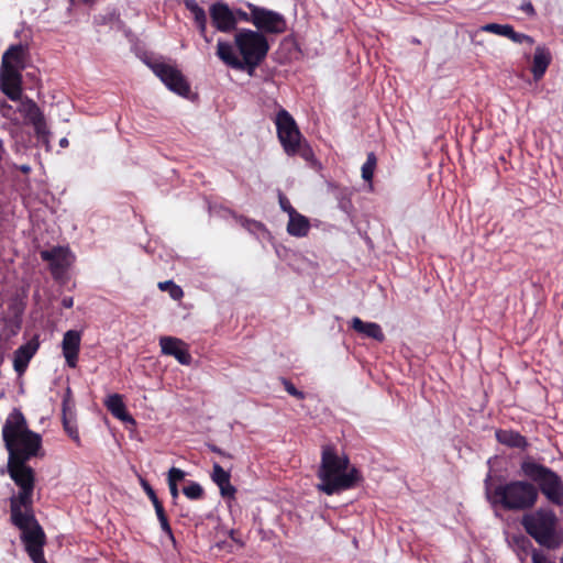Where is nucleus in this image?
<instances>
[{
	"instance_id": "nucleus-9",
	"label": "nucleus",
	"mask_w": 563,
	"mask_h": 563,
	"mask_svg": "<svg viewBox=\"0 0 563 563\" xmlns=\"http://www.w3.org/2000/svg\"><path fill=\"white\" fill-rule=\"evenodd\" d=\"M147 65L170 91L181 97L189 95L190 85L176 66L162 60H152Z\"/></svg>"
},
{
	"instance_id": "nucleus-32",
	"label": "nucleus",
	"mask_w": 563,
	"mask_h": 563,
	"mask_svg": "<svg viewBox=\"0 0 563 563\" xmlns=\"http://www.w3.org/2000/svg\"><path fill=\"white\" fill-rule=\"evenodd\" d=\"M185 476H186L185 471H183L178 467H172V468H169L168 474H167V483L178 485L179 482L184 481Z\"/></svg>"
},
{
	"instance_id": "nucleus-48",
	"label": "nucleus",
	"mask_w": 563,
	"mask_h": 563,
	"mask_svg": "<svg viewBox=\"0 0 563 563\" xmlns=\"http://www.w3.org/2000/svg\"><path fill=\"white\" fill-rule=\"evenodd\" d=\"M305 157V158H308V156L311 154V150L307 146L305 147L303 150H301V147L299 148V152L297 154H299Z\"/></svg>"
},
{
	"instance_id": "nucleus-11",
	"label": "nucleus",
	"mask_w": 563,
	"mask_h": 563,
	"mask_svg": "<svg viewBox=\"0 0 563 563\" xmlns=\"http://www.w3.org/2000/svg\"><path fill=\"white\" fill-rule=\"evenodd\" d=\"M209 15L214 29L222 33H230L236 30L238 19L229 4L217 1L209 8Z\"/></svg>"
},
{
	"instance_id": "nucleus-42",
	"label": "nucleus",
	"mask_w": 563,
	"mask_h": 563,
	"mask_svg": "<svg viewBox=\"0 0 563 563\" xmlns=\"http://www.w3.org/2000/svg\"><path fill=\"white\" fill-rule=\"evenodd\" d=\"M168 488H169V493H170V496H172L174 503H176V500L178 499V496H179L178 485L168 484Z\"/></svg>"
},
{
	"instance_id": "nucleus-27",
	"label": "nucleus",
	"mask_w": 563,
	"mask_h": 563,
	"mask_svg": "<svg viewBox=\"0 0 563 563\" xmlns=\"http://www.w3.org/2000/svg\"><path fill=\"white\" fill-rule=\"evenodd\" d=\"M377 157L374 152L367 154L366 162L362 166V178L372 181L376 168Z\"/></svg>"
},
{
	"instance_id": "nucleus-8",
	"label": "nucleus",
	"mask_w": 563,
	"mask_h": 563,
	"mask_svg": "<svg viewBox=\"0 0 563 563\" xmlns=\"http://www.w3.org/2000/svg\"><path fill=\"white\" fill-rule=\"evenodd\" d=\"M277 136L285 152L294 156L299 152L301 143V133L289 112L280 109L275 120Z\"/></svg>"
},
{
	"instance_id": "nucleus-45",
	"label": "nucleus",
	"mask_w": 563,
	"mask_h": 563,
	"mask_svg": "<svg viewBox=\"0 0 563 563\" xmlns=\"http://www.w3.org/2000/svg\"><path fill=\"white\" fill-rule=\"evenodd\" d=\"M62 306L66 309H69L74 306L73 297H64L62 300Z\"/></svg>"
},
{
	"instance_id": "nucleus-13",
	"label": "nucleus",
	"mask_w": 563,
	"mask_h": 563,
	"mask_svg": "<svg viewBox=\"0 0 563 563\" xmlns=\"http://www.w3.org/2000/svg\"><path fill=\"white\" fill-rule=\"evenodd\" d=\"M159 346L162 353L174 356L181 365H190L192 356L189 353V346L183 340L175 336H161Z\"/></svg>"
},
{
	"instance_id": "nucleus-30",
	"label": "nucleus",
	"mask_w": 563,
	"mask_h": 563,
	"mask_svg": "<svg viewBox=\"0 0 563 563\" xmlns=\"http://www.w3.org/2000/svg\"><path fill=\"white\" fill-rule=\"evenodd\" d=\"M183 493L190 500H199L205 496L202 486L197 482H190L183 488Z\"/></svg>"
},
{
	"instance_id": "nucleus-3",
	"label": "nucleus",
	"mask_w": 563,
	"mask_h": 563,
	"mask_svg": "<svg viewBox=\"0 0 563 563\" xmlns=\"http://www.w3.org/2000/svg\"><path fill=\"white\" fill-rule=\"evenodd\" d=\"M321 483L318 489L329 496L355 487L362 479L360 471L352 466L347 456H340L331 445L323 446L318 472Z\"/></svg>"
},
{
	"instance_id": "nucleus-14",
	"label": "nucleus",
	"mask_w": 563,
	"mask_h": 563,
	"mask_svg": "<svg viewBox=\"0 0 563 563\" xmlns=\"http://www.w3.org/2000/svg\"><path fill=\"white\" fill-rule=\"evenodd\" d=\"M0 89L12 101L22 97V73L0 66Z\"/></svg>"
},
{
	"instance_id": "nucleus-44",
	"label": "nucleus",
	"mask_w": 563,
	"mask_h": 563,
	"mask_svg": "<svg viewBox=\"0 0 563 563\" xmlns=\"http://www.w3.org/2000/svg\"><path fill=\"white\" fill-rule=\"evenodd\" d=\"M532 563H549L547 558L540 553L532 554Z\"/></svg>"
},
{
	"instance_id": "nucleus-21",
	"label": "nucleus",
	"mask_w": 563,
	"mask_h": 563,
	"mask_svg": "<svg viewBox=\"0 0 563 563\" xmlns=\"http://www.w3.org/2000/svg\"><path fill=\"white\" fill-rule=\"evenodd\" d=\"M496 440L508 448L526 450L529 445L526 437L518 431L499 429L495 432Z\"/></svg>"
},
{
	"instance_id": "nucleus-7",
	"label": "nucleus",
	"mask_w": 563,
	"mask_h": 563,
	"mask_svg": "<svg viewBox=\"0 0 563 563\" xmlns=\"http://www.w3.org/2000/svg\"><path fill=\"white\" fill-rule=\"evenodd\" d=\"M21 530V541L25 547L33 563H47L44 556V545L46 544V534L38 523L36 517L26 519L23 526L16 527Z\"/></svg>"
},
{
	"instance_id": "nucleus-28",
	"label": "nucleus",
	"mask_w": 563,
	"mask_h": 563,
	"mask_svg": "<svg viewBox=\"0 0 563 563\" xmlns=\"http://www.w3.org/2000/svg\"><path fill=\"white\" fill-rule=\"evenodd\" d=\"M184 5L192 14L195 23L207 19L205 9L196 0H184Z\"/></svg>"
},
{
	"instance_id": "nucleus-51",
	"label": "nucleus",
	"mask_w": 563,
	"mask_h": 563,
	"mask_svg": "<svg viewBox=\"0 0 563 563\" xmlns=\"http://www.w3.org/2000/svg\"><path fill=\"white\" fill-rule=\"evenodd\" d=\"M234 534H235V531H234V530H232V531L230 532V537H231V539H232L233 541L238 542V540H236V536H234Z\"/></svg>"
},
{
	"instance_id": "nucleus-22",
	"label": "nucleus",
	"mask_w": 563,
	"mask_h": 563,
	"mask_svg": "<svg viewBox=\"0 0 563 563\" xmlns=\"http://www.w3.org/2000/svg\"><path fill=\"white\" fill-rule=\"evenodd\" d=\"M550 63H551L550 52L543 46H538L536 48V53L533 56V63H532V67H531V71H532L536 80H539L540 78L543 77Z\"/></svg>"
},
{
	"instance_id": "nucleus-47",
	"label": "nucleus",
	"mask_w": 563,
	"mask_h": 563,
	"mask_svg": "<svg viewBox=\"0 0 563 563\" xmlns=\"http://www.w3.org/2000/svg\"><path fill=\"white\" fill-rule=\"evenodd\" d=\"M150 500L152 501L155 510L157 509V507H163V503L158 499L157 495L150 498Z\"/></svg>"
},
{
	"instance_id": "nucleus-33",
	"label": "nucleus",
	"mask_w": 563,
	"mask_h": 563,
	"mask_svg": "<svg viewBox=\"0 0 563 563\" xmlns=\"http://www.w3.org/2000/svg\"><path fill=\"white\" fill-rule=\"evenodd\" d=\"M246 7L250 10L249 13L243 11V10H241V9H239V10H236V12L234 14H235L236 19L239 18L240 20H242L244 22H249V23L253 24V21H254L253 20L254 19L253 18V10H254V8H257V5L253 4L251 2H247Z\"/></svg>"
},
{
	"instance_id": "nucleus-36",
	"label": "nucleus",
	"mask_w": 563,
	"mask_h": 563,
	"mask_svg": "<svg viewBox=\"0 0 563 563\" xmlns=\"http://www.w3.org/2000/svg\"><path fill=\"white\" fill-rule=\"evenodd\" d=\"M158 521H159V525H161V528L162 530L167 534V537L173 541L175 542V537H174V533H173V530H172V527L169 525V520H168V517H163V518H158Z\"/></svg>"
},
{
	"instance_id": "nucleus-20",
	"label": "nucleus",
	"mask_w": 563,
	"mask_h": 563,
	"mask_svg": "<svg viewBox=\"0 0 563 563\" xmlns=\"http://www.w3.org/2000/svg\"><path fill=\"white\" fill-rule=\"evenodd\" d=\"M104 406L111 412V415L131 424H135V419L128 412L123 397L120 394H112L104 400Z\"/></svg>"
},
{
	"instance_id": "nucleus-18",
	"label": "nucleus",
	"mask_w": 563,
	"mask_h": 563,
	"mask_svg": "<svg viewBox=\"0 0 563 563\" xmlns=\"http://www.w3.org/2000/svg\"><path fill=\"white\" fill-rule=\"evenodd\" d=\"M210 476L212 482L219 487L220 495L223 498L235 497L236 488L230 482V471H225L218 462H214Z\"/></svg>"
},
{
	"instance_id": "nucleus-6",
	"label": "nucleus",
	"mask_w": 563,
	"mask_h": 563,
	"mask_svg": "<svg viewBox=\"0 0 563 563\" xmlns=\"http://www.w3.org/2000/svg\"><path fill=\"white\" fill-rule=\"evenodd\" d=\"M521 473L530 481L538 484V490L553 505H563V481L559 474L531 459H526L520 464Z\"/></svg>"
},
{
	"instance_id": "nucleus-46",
	"label": "nucleus",
	"mask_w": 563,
	"mask_h": 563,
	"mask_svg": "<svg viewBox=\"0 0 563 563\" xmlns=\"http://www.w3.org/2000/svg\"><path fill=\"white\" fill-rule=\"evenodd\" d=\"M150 500L152 501L155 510L157 509V507H163V503L158 499L157 495L150 498Z\"/></svg>"
},
{
	"instance_id": "nucleus-38",
	"label": "nucleus",
	"mask_w": 563,
	"mask_h": 563,
	"mask_svg": "<svg viewBox=\"0 0 563 563\" xmlns=\"http://www.w3.org/2000/svg\"><path fill=\"white\" fill-rule=\"evenodd\" d=\"M199 34L203 37V40L207 42V43H210L211 40L207 36V19L206 20H202L201 22H197L195 23Z\"/></svg>"
},
{
	"instance_id": "nucleus-10",
	"label": "nucleus",
	"mask_w": 563,
	"mask_h": 563,
	"mask_svg": "<svg viewBox=\"0 0 563 563\" xmlns=\"http://www.w3.org/2000/svg\"><path fill=\"white\" fill-rule=\"evenodd\" d=\"M253 18L254 31L262 32L267 37L284 34L288 29L286 18L282 13L264 7L254 8Z\"/></svg>"
},
{
	"instance_id": "nucleus-16",
	"label": "nucleus",
	"mask_w": 563,
	"mask_h": 563,
	"mask_svg": "<svg viewBox=\"0 0 563 563\" xmlns=\"http://www.w3.org/2000/svg\"><path fill=\"white\" fill-rule=\"evenodd\" d=\"M81 336L76 330H68L65 332L62 341V351L66 360V364L75 368L78 362V355L80 351Z\"/></svg>"
},
{
	"instance_id": "nucleus-43",
	"label": "nucleus",
	"mask_w": 563,
	"mask_h": 563,
	"mask_svg": "<svg viewBox=\"0 0 563 563\" xmlns=\"http://www.w3.org/2000/svg\"><path fill=\"white\" fill-rule=\"evenodd\" d=\"M532 563H549L547 558L540 553L532 554Z\"/></svg>"
},
{
	"instance_id": "nucleus-1",
	"label": "nucleus",
	"mask_w": 563,
	"mask_h": 563,
	"mask_svg": "<svg viewBox=\"0 0 563 563\" xmlns=\"http://www.w3.org/2000/svg\"><path fill=\"white\" fill-rule=\"evenodd\" d=\"M2 439L9 453V475L20 488L19 493L10 498V521L14 527H21L26 519L35 517V474L26 462L41 455L42 437L30 430L22 411L14 409L2 427Z\"/></svg>"
},
{
	"instance_id": "nucleus-24",
	"label": "nucleus",
	"mask_w": 563,
	"mask_h": 563,
	"mask_svg": "<svg viewBox=\"0 0 563 563\" xmlns=\"http://www.w3.org/2000/svg\"><path fill=\"white\" fill-rule=\"evenodd\" d=\"M36 351V346L31 344L21 345L14 352L13 366L18 374H23Z\"/></svg>"
},
{
	"instance_id": "nucleus-49",
	"label": "nucleus",
	"mask_w": 563,
	"mask_h": 563,
	"mask_svg": "<svg viewBox=\"0 0 563 563\" xmlns=\"http://www.w3.org/2000/svg\"><path fill=\"white\" fill-rule=\"evenodd\" d=\"M156 512V516H157V519L158 518H163V517H166V511L164 509V506L163 507H157V509L155 510Z\"/></svg>"
},
{
	"instance_id": "nucleus-34",
	"label": "nucleus",
	"mask_w": 563,
	"mask_h": 563,
	"mask_svg": "<svg viewBox=\"0 0 563 563\" xmlns=\"http://www.w3.org/2000/svg\"><path fill=\"white\" fill-rule=\"evenodd\" d=\"M283 385H284L285 390L292 397L300 399V400L305 399V393L297 389L296 386L290 380L284 378Z\"/></svg>"
},
{
	"instance_id": "nucleus-2",
	"label": "nucleus",
	"mask_w": 563,
	"mask_h": 563,
	"mask_svg": "<svg viewBox=\"0 0 563 563\" xmlns=\"http://www.w3.org/2000/svg\"><path fill=\"white\" fill-rule=\"evenodd\" d=\"M234 45L241 57L234 54L230 43L219 41L217 56L229 67L246 70L253 75L255 69L266 59L271 49L268 37L262 32L251 29H239L234 34Z\"/></svg>"
},
{
	"instance_id": "nucleus-29",
	"label": "nucleus",
	"mask_w": 563,
	"mask_h": 563,
	"mask_svg": "<svg viewBox=\"0 0 563 563\" xmlns=\"http://www.w3.org/2000/svg\"><path fill=\"white\" fill-rule=\"evenodd\" d=\"M158 288L162 291H168L170 298L174 300H179L184 296L181 287L176 285L173 280L159 282Z\"/></svg>"
},
{
	"instance_id": "nucleus-40",
	"label": "nucleus",
	"mask_w": 563,
	"mask_h": 563,
	"mask_svg": "<svg viewBox=\"0 0 563 563\" xmlns=\"http://www.w3.org/2000/svg\"><path fill=\"white\" fill-rule=\"evenodd\" d=\"M520 10H522L529 16L536 15V10H534V7L531 3V1H528V0L523 1L520 5Z\"/></svg>"
},
{
	"instance_id": "nucleus-26",
	"label": "nucleus",
	"mask_w": 563,
	"mask_h": 563,
	"mask_svg": "<svg viewBox=\"0 0 563 563\" xmlns=\"http://www.w3.org/2000/svg\"><path fill=\"white\" fill-rule=\"evenodd\" d=\"M76 418L75 399L70 387H67L62 401V419Z\"/></svg>"
},
{
	"instance_id": "nucleus-39",
	"label": "nucleus",
	"mask_w": 563,
	"mask_h": 563,
	"mask_svg": "<svg viewBox=\"0 0 563 563\" xmlns=\"http://www.w3.org/2000/svg\"><path fill=\"white\" fill-rule=\"evenodd\" d=\"M207 448H208L211 452H213V453H216V454H218V455H220V456H222V457L233 459V456H232L230 453H228V452L223 451L221 448H219L218 445H216V444H213V443H208V444H207Z\"/></svg>"
},
{
	"instance_id": "nucleus-37",
	"label": "nucleus",
	"mask_w": 563,
	"mask_h": 563,
	"mask_svg": "<svg viewBox=\"0 0 563 563\" xmlns=\"http://www.w3.org/2000/svg\"><path fill=\"white\" fill-rule=\"evenodd\" d=\"M0 111H1V114L7 118V119H10V120H16L14 118V114H15V110L13 109L12 106L8 104L7 102H2L0 104Z\"/></svg>"
},
{
	"instance_id": "nucleus-31",
	"label": "nucleus",
	"mask_w": 563,
	"mask_h": 563,
	"mask_svg": "<svg viewBox=\"0 0 563 563\" xmlns=\"http://www.w3.org/2000/svg\"><path fill=\"white\" fill-rule=\"evenodd\" d=\"M63 420V426H64V430L67 432V434L75 441H79V433H78V429L76 427V418H67V419H62Z\"/></svg>"
},
{
	"instance_id": "nucleus-25",
	"label": "nucleus",
	"mask_w": 563,
	"mask_h": 563,
	"mask_svg": "<svg viewBox=\"0 0 563 563\" xmlns=\"http://www.w3.org/2000/svg\"><path fill=\"white\" fill-rule=\"evenodd\" d=\"M66 256L67 252L62 246H56L41 252L42 260L48 262L53 271L64 268Z\"/></svg>"
},
{
	"instance_id": "nucleus-12",
	"label": "nucleus",
	"mask_w": 563,
	"mask_h": 563,
	"mask_svg": "<svg viewBox=\"0 0 563 563\" xmlns=\"http://www.w3.org/2000/svg\"><path fill=\"white\" fill-rule=\"evenodd\" d=\"M19 112L22 114L24 120L32 124L37 135L45 134L47 132L46 121L40 107L30 98L20 99Z\"/></svg>"
},
{
	"instance_id": "nucleus-19",
	"label": "nucleus",
	"mask_w": 563,
	"mask_h": 563,
	"mask_svg": "<svg viewBox=\"0 0 563 563\" xmlns=\"http://www.w3.org/2000/svg\"><path fill=\"white\" fill-rule=\"evenodd\" d=\"M350 327L364 338L373 339L380 343L385 341L383 329L376 322H365L358 317H353Z\"/></svg>"
},
{
	"instance_id": "nucleus-4",
	"label": "nucleus",
	"mask_w": 563,
	"mask_h": 563,
	"mask_svg": "<svg viewBox=\"0 0 563 563\" xmlns=\"http://www.w3.org/2000/svg\"><path fill=\"white\" fill-rule=\"evenodd\" d=\"M488 475L485 481L486 494L493 506L501 507L508 511L531 509L538 501L539 493L536 485L528 481H510L489 488Z\"/></svg>"
},
{
	"instance_id": "nucleus-5",
	"label": "nucleus",
	"mask_w": 563,
	"mask_h": 563,
	"mask_svg": "<svg viewBox=\"0 0 563 563\" xmlns=\"http://www.w3.org/2000/svg\"><path fill=\"white\" fill-rule=\"evenodd\" d=\"M521 525L525 531L541 547L551 550L560 547L561 539L556 533L558 518L553 510L540 508L526 514Z\"/></svg>"
},
{
	"instance_id": "nucleus-50",
	"label": "nucleus",
	"mask_w": 563,
	"mask_h": 563,
	"mask_svg": "<svg viewBox=\"0 0 563 563\" xmlns=\"http://www.w3.org/2000/svg\"><path fill=\"white\" fill-rule=\"evenodd\" d=\"M156 512V516H157V519L158 518H163V517H166V511L164 509V506L163 507H157V509L155 510Z\"/></svg>"
},
{
	"instance_id": "nucleus-35",
	"label": "nucleus",
	"mask_w": 563,
	"mask_h": 563,
	"mask_svg": "<svg viewBox=\"0 0 563 563\" xmlns=\"http://www.w3.org/2000/svg\"><path fill=\"white\" fill-rule=\"evenodd\" d=\"M278 202H279L280 209L283 211L287 212L289 217L291 214L296 213L297 210L291 206L289 199L283 192L278 194Z\"/></svg>"
},
{
	"instance_id": "nucleus-23",
	"label": "nucleus",
	"mask_w": 563,
	"mask_h": 563,
	"mask_svg": "<svg viewBox=\"0 0 563 563\" xmlns=\"http://www.w3.org/2000/svg\"><path fill=\"white\" fill-rule=\"evenodd\" d=\"M310 230V222L308 218L300 214L296 211V213L289 217V221L287 224V232L291 236L303 238L307 236Z\"/></svg>"
},
{
	"instance_id": "nucleus-15",
	"label": "nucleus",
	"mask_w": 563,
	"mask_h": 563,
	"mask_svg": "<svg viewBox=\"0 0 563 563\" xmlns=\"http://www.w3.org/2000/svg\"><path fill=\"white\" fill-rule=\"evenodd\" d=\"M483 32L496 34L499 36H505L512 41L514 43L522 44L527 43L532 46L534 44L533 37L527 35L525 33H519L515 31L514 26L510 24H498V23H487L481 27Z\"/></svg>"
},
{
	"instance_id": "nucleus-17",
	"label": "nucleus",
	"mask_w": 563,
	"mask_h": 563,
	"mask_svg": "<svg viewBox=\"0 0 563 563\" xmlns=\"http://www.w3.org/2000/svg\"><path fill=\"white\" fill-rule=\"evenodd\" d=\"M26 46L22 44L11 45L2 55L1 67L22 73L26 66Z\"/></svg>"
},
{
	"instance_id": "nucleus-41",
	"label": "nucleus",
	"mask_w": 563,
	"mask_h": 563,
	"mask_svg": "<svg viewBox=\"0 0 563 563\" xmlns=\"http://www.w3.org/2000/svg\"><path fill=\"white\" fill-rule=\"evenodd\" d=\"M141 486L148 498H152L153 496L156 495L155 490L146 479H141Z\"/></svg>"
}]
</instances>
